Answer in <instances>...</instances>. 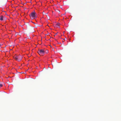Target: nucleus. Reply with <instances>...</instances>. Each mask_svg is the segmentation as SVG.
I'll list each match as a JSON object with an SVG mask.
<instances>
[{"mask_svg": "<svg viewBox=\"0 0 121 121\" xmlns=\"http://www.w3.org/2000/svg\"><path fill=\"white\" fill-rule=\"evenodd\" d=\"M38 52L40 55L42 56L44 54L45 51L43 49H42L39 50Z\"/></svg>", "mask_w": 121, "mask_h": 121, "instance_id": "nucleus-2", "label": "nucleus"}, {"mask_svg": "<svg viewBox=\"0 0 121 121\" xmlns=\"http://www.w3.org/2000/svg\"><path fill=\"white\" fill-rule=\"evenodd\" d=\"M3 85L2 84H0V87H1Z\"/></svg>", "mask_w": 121, "mask_h": 121, "instance_id": "nucleus-5", "label": "nucleus"}, {"mask_svg": "<svg viewBox=\"0 0 121 121\" xmlns=\"http://www.w3.org/2000/svg\"><path fill=\"white\" fill-rule=\"evenodd\" d=\"M31 16L34 19L36 18V13L35 11H33L31 13Z\"/></svg>", "mask_w": 121, "mask_h": 121, "instance_id": "nucleus-3", "label": "nucleus"}, {"mask_svg": "<svg viewBox=\"0 0 121 121\" xmlns=\"http://www.w3.org/2000/svg\"><path fill=\"white\" fill-rule=\"evenodd\" d=\"M56 25L58 26H59V24H56Z\"/></svg>", "mask_w": 121, "mask_h": 121, "instance_id": "nucleus-6", "label": "nucleus"}, {"mask_svg": "<svg viewBox=\"0 0 121 121\" xmlns=\"http://www.w3.org/2000/svg\"><path fill=\"white\" fill-rule=\"evenodd\" d=\"M34 31H33V32H34Z\"/></svg>", "mask_w": 121, "mask_h": 121, "instance_id": "nucleus-7", "label": "nucleus"}, {"mask_svg": "<svg viewBox=\"0 0 121 121\" xmlns=\"http://www.w3.org/2000/svg\"><path fill=\"white\" fill-rule=\"evenodd\" d=\"M14 58L15 60L18 61H20L21 60L22 57L20 55H19L18 56H14Z\"/></svg>", "mask_w": 121, "mask_h": 121, "instance_id": "nucleus-1", "label": "nucleus"}, {"mask_svg": "<svg viewBox=\"0 0 121 121\" xmlns=\"http://www.w3.org/2000/svg\"><path fill=\"white\" fill-rule=\"evenodd\" d=\"M31 56H32L31 55V54L30 55Z\"/></svg>", "mask_w": 121, "mask_h": 121, "instance_id": "nucleus-8", "label": "nucleus"}, {"mask_svg": "<svg viewBox=\"0 0 121 121\" xmlns=\"http://www.w3.org/2000/svg\"><path fill=\"white\" fill-rule=\"evenodd\" d=\"M3 16H1L0 17V20L1 21L3 20Z\"/></svg>", "mask_w": 121, "mask_h": 121, "instance_id": "nucleus-4", "label": "nucleus"}]
</instances>
